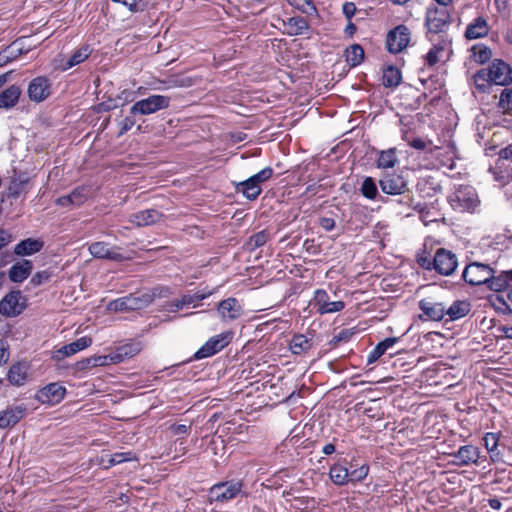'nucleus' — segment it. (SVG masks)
<instances>
[{
	"instance_id": "1",
	"label": "nucleus",
	"mask_w": 512,
	"mask_h": 512,
	"mask_svg": "<svg viewBox=\"0 0 512 512\" xmlns=\"http://www.w3.org/2000/svg\"><path fill=\"white\" fill-rule=\"evenodd\" d=\"M451 207L458 212L474 213L480 206V199L475 188L470 185H460L449 195Z\"/></svg>"
},
{
	"instance_id": "2",
	"label": "nucleus",
	"mask_w": 512,
	"mask_h": 512,
	"mask_svg": "<svg viewBox=\"0 0 512 512\" xmlns=\"http://www.w3.org/2000/svg\"><path fill=\"white\" fill-rule=\"evenodd\" d=\"M154 298V294L150 292H141L130 294L107 304V310L111 312H128L132 310H139L147 307Z\"/></svg>"
},
{
	"instance_id": "3",
	"label": "nucleus",
	"mask_w": 512,
	"mask_h": 512,
	"mask_svg": "<svg viewBox=\"0 0 512 512\" xmlns=\"http://www.w3.org/2000/svg\"><path fill=\"white\" fill-rule=\"evenodd\" d=\"M170 98L165 95H151L137 101L130 108L132 115H150L169 107Z\"/></svg>"
},
{
	"instance_id": "4",
	"label": "nucleus",
	"mask_w": 512,
	"mask_h": 512,
	"mask_svg": "<svg viewBox=\"0 0 512 512\" xmlns=\"http://www.w3.org/2000/svg\"><path fill=\"white\" fill-rule=\"evenodd\" d=\"M232 337V332H224L211 337L200 347L194 357L196 359H204L218 353L230 343Z\"/></svg>"
},
{
	"instance_id": "5",
	"label": "nucleus",
	"mask_w": 512,
	"mask_h": 512,
	"mask_svg": "<svg viewBox=\"0 0 512 512\" xmlns=\"http://www.w3.org/2000/svg\"><path fill=\"white\" fill-rule=\"evenodd\" d=\"M462 277L471 285H481L493 277V270L485 264L471 263L464 269Z\"/></svg>"
},
{
	"instance_id": "6",
	"label": "nucleus",
	"mask_w": 512,
	"mask_h": 512,
	"mask_svg": "<svg viewBox=\"0 0 512 512\" xmlns=\"http://www.w3.org/2000/svg\"><path fill=\"white\" fill-rule=\"evenodd\" d=\"M458 261L454 253L446 249H438L433 258V268L441 275L449 276L457 268Z\"/></svg>"
},
{
	"instance_id": "7",
	"label": "nucleus",
	"mask_w": 512,
	"mask_h": 512,
	"mask_svg": "<svg viewBox=\"0 0 512 512\" xmlns=\"http://www.w3.org/2000/svg\"><path fill=\"white\" fill-rule=\"evenodd\" d=\"M410 42V31L404 25H399L387 35V48L391 53H399L404 50Z\"/></svg>"
},
{
	"instance_id": "8",
	"label": "nucleus",
	"mask_w": 512,
	"mask_h": 512,
	"mask_svg": "<svg viewBox=\"0 0 512 512\" xmlns=\"http://www.w3.org/2000/svg\"><path fill=\"white\" fill-rule=\"evenodd\" d=\"M495 85H507L512 81V69L504 61L495 59L485 68Z\"/></svg>"
},
{
	"instance_id": "9",
	"label": "nucleus",
	"mask_w": 512,
	"mask_h": 512,
	"mask_svg": "<svg viewBox=\"0 0 512 512\" xmlns=\"http://www.w3.org/2000/svg\"><path fill=\"white\" fill-rule=\"evenodd\" d=\"M65 393L64 386L59 383H50L37 392L36 399L42 404L56 405L64 399Z\"/></svg>"
},
{
	"instance_id": "10",
	"label": "nucleus",
	"mask_w": 512,
	"mask_h": 512,
	"mask_svg": "<svg viewBox=\"0 0 512 512\" xmlns=\"http://www.w3.org/2000/svg\"><path fill=\"white\" fill-rule=\"evenodd\" d=\"M383 193L400 195L407 190V180L399 174H385L379 181Z\"/></svg>"
},
{
	"instance_id": "11",
	"label": "nucleus",
	"mask_w": 512,
	"mask_h": 512,
	"mask_svg": "<svg viewBox=\"0 0 512 512\" xmlns=\"http://www.w3.org/2000/svg\"><path fill=\"white\" fill-rule=\"evenodd\" d=\"M28 96L31 101L42 102L51 94L50 80L44 76L34 78L27 89Z\"/></svg>"
},
{
	"instance_id": "12",
	"label": "nucleus",
	"mask_w": 512,
	"mask_h": 512,
	"mask_svg": "<svg viewBox=\"0 0 512 512\" xmlns=\"http://www.w3.org/2000/svg\"><path fill=\"white\" fill-rule=\"evenodd\" d=\"M314 306L320 314H328L342 311L345 307L343 301H330L325 290L318 289L314 293Z\"/></svg>"
},
{
	"instance_id": "13",
	"label": "nucleus",
	"mask_w": 512,
	"mask_h": 512,
	"mask_svg": "<svg viewBox=\"0 0 512 512\" xmlns=\"http://www.w3.org/2000/svg\"><path fill=\"white\" fill-rule=\"evenodd\" d=\"M89 252L92 256L96 258H103L113 261H123L127 259L125 255H123L119 248L117 247H109V245L105 242H95L89 246Z\"/></svg>"
},
{
	"instance_id": "14",
	"label": "nucleus",
	"mask_w": 512,
	"mask_h": 512,
	"mask_svg": "<svg viewBox=\"0 0 512 512\" xmlns=\"http://www.w3.org/2000/svg\"><path fill=\"white\" fill-rule=\"evenodd\" d=\"M241 491V483L225 482L214 485L211 488V495L215 501H228L235 498Z\"/></svg>"
},
{
	"instance_id": "15",
	"label": "nucleus",
	"mask_w": 512,
	"mask_h": 512,
	"mask_svg": "<svg viewBox=\"0 0 512 512\" xmlns=\"http://www.w3.org/2000/svg\"><path fill=\"white\" fill-rule=\"evenodd\" d=\"M25 411L23 405H11L0 411V429L15 426L24 417Z\"/></svg>"
},
{
	"instance_id": "16",
	"label": "nucleus",
	"mask_w": 512,
	"mask_h": 512,
	"mask_svg": "<svg viewBox=\"0 0 512 512\" xmlns=\"http://www.w3.org/2000/svg\"><path fill=\"white\" fill-rule=\"evenodd\" d=\"M92 344V339L88 336H83L76 341L62 346L54 352L53 358L60 361L66 357L74 355Z\"/></svg>"
},
{
	"instance_id": "17",
	"label": "nucleus",
	"mask_w": 512,
	"mask_h": 512,
	"mask_svg": "<svg viewBox=\"0 0 512 512\" xmlns=\"http://www.w3.org/2000/svg\"><path fill=\"white\" fill-rule=\"evenodd\" d=\"M20 292H11L0 301V313L13 317L19 315L23 310Z\"/></svg>"
},
{
	"instance_id": "18",
	"label": "nucleus",
	"mask_w": 512,
	"mask_h": 512,
	"mask_svg": "<svg viewBox=\"0 0 512 512\" xmlns=\"http://www.w3.org/2000/svg\"><path fill=\"white\" fill-rule=\"evenodd\" d=\"M218 313L222 320L230 321L241 316L242 307L235 298H227L219 303Z\"/></svg>"
},
{
	"instance_id": "19",
	"label": "nucleus",
	"mask_w": 512,
	"mask_h": 512,
	"mask_svg": "<svg viewBox=\"0 0 512 512\" xmlns=\"http://www.w3.org/2000/svg\"><path fill=\"white\" fill-rule=\"evenodd\" d=\"M419 307L423 314L432 321H441L446 315V307L440 302L421 300Z\"/></svg>"
},
{
	"instance_id": "20",
	"label": "nucleus",
	"mask_w": 512,
	"mask_h": 512,
	"mask_svg": "<svg viewBox=\"0 0 512 512\" xmlns=\"http://www.w3.org/2000/svg\"><path fill=\"white\" fill-rule=\"evenodd\" d=\"M161 213L156 209L142 210L129 216V222L141 227L157 223L161 219Z\"/></svg>"
},
{
	"instance_id": "21",
	"label": "nucleus",
	"mask_w": 512,
	"mask_h": 512,
	"mask_svg": "<svg viewBox=\"0 0 512 512\" xmlns=\"http://www.w3.org/2000/svg\"><path fill=\"white\" fill-rule=\"evenodd\" d=\"M91 52V48L88 45H84L76 49L66 61L61 59L60 63L57 64L56 67L62 71H66L84 62L90 56Z\"/></svg>"
},
{
	"instance_id": "22",
	"label": "nucleus",
	"mask_w": 512,
	"mask_h": 512,
	"mask_svg": "<svg viewBox=\"0 0 512 512\" xmlns=\"http://www.w3.org/2000/svg\"><path fill=\"white\" fill-rule=\"evenodd\" d=\"M479 456V449L473 445L461 446L454 454L456 463L459 465L477 464Z\"/></svg>"
},
{
	"instance_id": "23",
	"label": "nucleus",
	"mask_w": 512,
	"mask_h": 512,
	"mask_svg": "<svg viewBox=\"0 0 512 512\" xmlns=\"http://www.w3.org/2000/svg\"><path fill=\"white\" fill-rule=\"evenodd\" d=\"M140 351L141 345L138 342L121 345L112 352V364H117L126 359L132 358Z\"/></svg>"
},
{
	"instance_id": "24",
	"label": "nucleus",
	"mask_w": 512,
	"mask_h": 512,
	"mask_svg": "<svg viewBox=\"0 0 512 512\" xmlns=\"http://www.w3.org/2000/svg\"><path fill=\"white\" fill-rule=\"evenodd\" d=\"M32 268L33 266L30 260L17 262L10 268L9 278L12 282L21 283L28 278Z\"/></svg>"
},
{
	"instance_id": "25",
	"label": "nucleus",
	"mask_w": 512,
	"mask_h": 512,
	"mask_svg": "<svg viewBox=\"0 0 512 512\" xmlns=\"http://www.w3.org/2000/svg\"><path fill=\"white\" fill-rule=\"evenodd\" d=\"M43 246L44 242L42 240L27 238L15 246L14 253L18 256H30L39 252Z\"/></svg>"
},
{
	"instance_id": "26",
	"label": "nucleus",
	"mask_w": 512,
	"mask_h": 512,
	"mask_svg": "<svg viewBox=\"0 0 512 512\" xmlns=\"http://www.w3.org/2000/svg\"><path fill=\"white\" fill-rule=\"evenodd\" d=\"M488 32L489 25L486 19L478 17L467 26L465 36L468 39H478L486 36Z\"/></svg>"
},
{
	"instance_id": "27",
	"label": "nucleus",
	"mask_w": 512,
	"mask_h": 512,
	"mask_svg": "<svg viewBox=\"0 0 512 512\" xmlns=\"http://www.w3.org/2000/svg\"><path fill=\"white\" fill-rule=\"evenodd\" d=\"M28 374V366L25 363H16L8 371V381L15 386L24 385Z\"/></svg>"
},
{
	"instance_id": "28",
	"label": "nucleus",
	"mask_w": 512,
	"mask_h": 512,
	"mask_svg": "<svg viewBox=\"0 0 512 512\" xmlns=\"http://www.w3.org/2000/svg\"><path fill=\"white\" fill-rule=\"evenodd\" d=\"M21 90L16 85H11L0 93V108L10 109L14 107L19 100Z\"/></svg>"
},
{
	"instance_id": "29",
	"label": "nucleus",
	"mask_w": 512,
	"mask_h": 512,
	"mask_svg": "<svg viewBox=\"0 0 512 512\" xmlns=\"http://www.w3.org/2000/svg\"><path fill=\"white\" fill-rule=\"evenodd\" d=\"M236 189L249 200H255L262 191L261 186L257 185L249 178L245 181L240 182L236 186Z\"/></svg>"
},
{
	"instance_id": "30",
	"label": "nucleus",
	"mask_w": 512,
	"mask_h": 512,
	"mask_svg": "<svg viewBox=\"0 0 512 512\" xmlns=\"http://www.w3.org/2000/svg\"><path fill=\"white\" fill-rule=\"evenodd\" d=\"M473 83L479 92H487L494 84L485 68L477 71L473 75Z\"/></svg>"
},
{
	"instance_id": "31",
	"label": "nucleus",
	"mask_w": 512,
	"mask_h": 512,
	"mask_svg": "<svg viewBox=\"0 0 512 512\" xmlns=\"http://www.w3.org/2000/svg\"><path fill=\"white\" fill-rule=\"evenodd\" d=\"M329 476L335 485L343 486L349 482V470L338 464L330 468Z\"/></svg>"
},
{
	"instance_id": "32",
	"label": "nucleus",
	"mask_w": 512,
	"mask_h": 512,
	"mask_svg": "<svg viewBox=\"0 0 512 512\" xmlns=\"http://www.w3.org/2000/svg\"><path fill=\"white\" fill-rule=\"evenodd\" d=\"M426 23L428 29L432 32H439L446 26V16L444 13L438 15L437 11L427 13Z\"/></svg>"
},
{
	"instance_id": "33",
	"label": "nucleus",
	"mask_w": 512,
	"mask_h": 512,
	"mask_svg": "<svg viewBox=\"0 0 512 512\" xmlns=\"http://www.w3.org/2000/svg\"><path fill=\"white\" fill-rule=\"evenodd\" d=\"M470 311V304L466 301H455L449 308H446V315L451 320H457L466 316Z\"/></svg>"
},
{
	"instance_id": "34",
	"label": "nucleus",
	"mask_w": 512,
	"mask_h": 512,
	"mask_svg": "<svg viewBox=\"0 0 512 512\" xmlns=\"http://www.w3.org/2000/svg\"><path fill=\"white\" fill-rule=\"evenodd\" d=\"M398 162L396 149L391 148L379 153L377 167L382 169L393 168Z\"/></svg>"
},
{
	"instance_id": "35",
	"label": "nucleus",
	"mask_w": 512,
	"mask_h": 512,
	"mask_svg": "<svg viewBox=\"0 0 512 512\" xmlns=\"http://www.w3.org/2000/svg\"><path fill=\"white\" fill-rule=\"evenodd\" d=\"M290 350L295 355L308 351L311 347L310 341L302 334L295 335L290 341Z\"/></svg>"
},
{
	"instance_id": "36",
	"label": "nucleus",
	"mask_w": 512,
	"mask_h": 512,
	"mask_svg": "<svg viewBox=\"0 0 512 512\" xmlns=\"http://www.w3.org/2000/svg\"><path fill=\"white\" fill-rule=\"evenodd\" d=\"M345 56L347 63L354 67L362 62L364 51L360 45L354 44L346 49Z\"/></svg>"
},
{
	"instance_id": "37",
	"label": "nucleus",
	"mask_w": 512,
	"mask_h": 512,
	"mask_svg": "<svg viewBox=\"0 0 512 512\" xmlns=\"http://www.w3.org/2000/svg\"><path fill=\"white\" fill-rule=\"evenodd\" d=\"M401 82V73L400 71L393 67H387L383 72V85L385 87H394L399 85Z\"/></svg>"
},
{
	"instance_id": "38",
	"label": "nucleus",
	"mask_w": 512,
	"mask_h": 512,
	"mask_svg": "<svg viewBox=\"0 0 512 512\" xmlns=\"http://www.w3.org/2000/svg\"><path fill=\"white\" fill-rule=\"evenodd\" d=\"M509 282H512V269L505 271L499 277L494 278L491 281V288L497 291H502L503 289H508V287H510Z\"/></svg>"
},
{
	"instance_id": "39",
	"label": "nucleus",
	"mask_w": 512,
	"mask_h": 512,
	"mask_svg": "<svg viewBox=\"0 0 512 512\" xmlns=\"http://www.w3.org/2000/svg\"><path fill=\"white\" fill-rule=\"evenodd\" d=\"M361 192L368 199H375L378 189L375 181L371 177H366L361 186Z\"/></svg>"
},
{
	"instance_id": "40",
	"label": "nucleus",
	"mask_w": 512,
	"mask_h": 512,
	"mask_svg": "<svg viewBox=\"0 0 512 512\" xmlns=\"http://www.w3.org/2000/svg\"><path fill=\"white\" fill-rule=\"evenodd\" d=\"M20 53V49L16 47V44L7 47L3 51L0 52V67L6 65L12 60L16 59L18 54Z\"/></svg>"
},
{
	"instance_id": "41",
	"label": "nucleus",
	"mask_w": 512,
	"mask_h": 512,
	"mask_svg": "<svg viewBox=\"0 0 512 512\" xmlns=\"http://www.w3.org/2000/svg\"><path fill=\"white\" fill-rule=\"evenodd\" d=\"M499 107L506 113L512 111V86L502 91L499 99Z\"/></svg>"
},
{
	"instance_id": "42",
	"label": "nucleus",
	"mask_w": 512,
	"mask_h": 512,
	"mask_svg": "<svg viewBox=\"0 0 512 512\" xmlns=\"http://www.w3.org/2000/svg\"><path fill=\"white\" fill-rule=\"evenodd\" d=\"M269 235L266 231H260L252 235L247 243L250 249H256L263 246L268 241Z\"/></svg>"
},
{
	"instance_id": "43",
	"label": "nucleus",
	"mask_w": 512,
	"mask_h": 512,
	"mask_svg": "<svg viewBox=\"0 0 512 512\" xmlns=\"http://www.w3.org/2000/svg\"><path fill=\"white\" fill-rule=\"evenodd\" d=\"M72 205L78 206L86 201L89 196V190L85 187H78L71 192Z\"/></svg>"
},
{
	"instance_id": "44",
	"label": "nucleus",
	"mask_w": 512,
	"mask_h": 512,
	"mask_svg": "<svg viewBox=\"0 0 512 512\" xmlns=\"http://www.w3.org/2000/svg\"><path fill=\"white\" fill-rule=\"evenodd\" d=\"M88 367L106 366L112 363V353L108 355L93 356L86 360Z\"/></svg>"
},
{
	"instance_id": "45",
	"label": "nucleus",
	"mask_w": 512,
	"mask_h": 512,
	"mask_svg": "<svg viewBox=\"0 0 512 512\" xmlns=\"http://www.w3.org/2000/svg\"><path fill=\"white\" fill-rule=\"evenodd\" d=\"M273 175V170L270 167H266L256 173L255 175L251 176L249 179H251L254 183L261 186V184L267 180H269Z\"/></svg>"
},
{
	"instance_id": "46",
	"label": "nucleus",
	"mask_w": 512,
	"mask_h": 512,
	"mask_svg": "<svg viewBox=\"0 0 512 512\" xmlns=\"http://www.w3.org/2000/svg\"><path fill=\"white\" fill-rule=\"evenodd\" d=\"M369 467L367 465H362L359 468L353 469L349 471V481H362L368 475Z\"/></svg>"
},
{
	"instance_id": "47",
	"label": "nucleus",
	"mask_w": 512,
	"mask_h": 512,
	"mask_svg": "<svg viewBox=\"0 0 512 512\" xmlns=\"http://www.w3.org/2000/svg\"><path fill=\"white\" fill-rule=\"evenodd\" d=\"M212 294L211 291L207 293H196L194 295H183L181 299V304H184V306L194 304L195 302H200L204 299H206L208 296Z\"/></svg>"
},
{
	"instance_id": "48",
	"label": "nucleus",
	"mask_w": 512,
	"mask_h": 512,
	"mask_svg": "<svg viewBox=\"0 0 512 512\" xmlns=\"http://www.w3.org/2000/svg\"><path fill=\"white\" fill-rule=\"evenodd\" d=\"M130 453H115L114 455H107L108 457V460H107V464H104L105 468H108V467H111V466H114L116 464H120V463H123L125 461H128L131 459L130 457Z\"/></svg>"
},
{
	"instance_id": "49",
	"label": "nucleus",
	"mask_w": 512,
	"mask_h": 512,
	"mask_svg": "<svg viewBox=\"0 0 512 512\" xmlns=\"http://www.w3.org/2000/svg\"><path fill=\"white\" fill-rule=\"evenodd\" d=\"M444 50L440 46H434L430 49V51L426 54V60L427 63L430 66L435 65L439 62L441 55L443 54Z\"/></svg>"
},
{
	"instance_id": "50",
	"label": "nucleus",
	"mask_w": 512,
	"mask_h": 512,
	"mask_svg": "<svg viewBox=\"0 0 512 512\" xmlns=\"http://www.w3.org/2000/svg\"><path fill=\"white\" fill-rule=\"evenodd\" d=\"M484 444L488 452H495L498 446L499 437L496 433H487L484 436Z\"/></svg>"
},
{
	"instance_id": "51",
	"label": "nucleus",
	"mask_w": 512,
	"mask_h": 512,
	"mask_svg": "<svg viewBox=\"0 0 512 512\" xmlns=\"http://www.w3.org/2000/svg\"><path fill=\"white\" fill-rule=\"evenodd\" d=\"M385 353V350L380 345H376L373 350L369 353L367 357V361L369 364L374 363L377 361L383 354Z\"/></svg>"
},
{
	"instance_id": "52",
	"label": "nucleus",
	"mask_w": 512,
	"mask_h": 512,
	"mask_svg": "<svg viewBox=\"0 0 512 512\" xmlns=\"http://www.w3.org/2000/svg\"><path fill=\"white\" fill-rule=\"evenodd\" d=\"M287 1L291 5L296 6L299 9H302L305 12H307L308 9H314V6H313L311 0H287Z\"/></svg>"
},
{
	"instance_id": "53",
	"label": "nucleus",
	"mask_w": 512,
	"mask_h": 512,
	"mask_svg": "<svg viewBox=\"0 0 512 512\" xmlns=\"http://www.w3.org/2000/svg\"><path fill=\"white\" fill-rule=\"evenodd\" d=\"M50 278V273L47 272V271H41V272H37L31 279V282L34 284V285H40L46 281H48V279Z\"/></svg>"
},
{
	"instance_id": "54",
	"label": "nucleus",
	"mask_w": 512,
	"mask_h": 512,
	"mask_svg": "<svg viewBox=\"0 0 512 512\" xmlns=\"http://www.w3.org/2000/svg\"><path fill=\"white\" fill-rule=\"evenodd\" d=\"M134 124V119H132L131 117H126L121 123L120 134H124L127 131H129L134 126Z\"/></svg>"
},
{
	"instance_id": "55",
	"label": "nucleus",
	"mask_w": 512,
	"mask_h": 512,
	"mask_svg": "<svg viewBox=\"0 0 512 512\" xmlns=\"http://www.w3.org/2000/svg\"><path fill=\"white\" fill-rule=\"evenodd\" d=\"M320 226L326 231H331L335 227V221L332 218L323 217L320 219Z\"/></svg>"
},
{
	"instance_id": "56",
	"label": "nucleus",
	"mask_w": 512,
	"mask_h": 512,
	"mask_svg": "<svg viewBox=\"0 0 512 512\" xmlns=\"http://www.w3.org/2000/svg\"><path fill=\"white\" fill-rule=\"evenodd\" d=\"M410 145L415 148V149H418V150H424L426 149L428 146L431 145V142H426L425 140L423 139H420V138H417V139H414Z\"/></svg>"
},
{
	"instance_id": "57",
	"label": "nucleus",
	"mask_w": 512,
	"mask_h": 512,
	"mask_svg": "<svg viewBox=\"0 0 512 512\" xmlns=\"http://www.w3.org/2000/svg\"><path fill=\"white\" fill-rule=\"evenodd\" d=\"M491 50L486 48V47H483V48H480L479 49V53L477 54V59L480 61V62H485L487 60H489V58L491 57Z\"/></svg>"
},
{
	"instance_id": "58",
	"label": "nucleus",
	"mask_w": 512,
	"mask_h": 512,
	"mask_svg": "<svg viewBox=\"0 0 512 512\" xmlns=\"http://www.w3.org/2000/svg\"><path fill=\"white\" fill-rule=\"evenodd\" d=\"M189 427L185 424L171 426V432L174 435L187 434Z\"/></svg>"
},
{
	"instance_id": "59",
	"label": "nucleus",
	"mask_w": 512,
	"mask_h": 512,
	"mask_svg": "<svg viewBox=\"0 0 512 512\" xmlns=\"http://www.w3.org/2000/svg\"><path fill=\"white\" fill-rule=\"evenodd\" d=\"M115 3L122 4L127 7L131 12L136 11L137 2L136 0H112Z\"/></svg>"
},
{
	"instance_id": "60",
	"label": "nucleus",
	"mask_w": 512,
	"mask_h": 512,
	"mask_svg": "<svg viewBox=\"0 0 512 512\" xmlns=\"http://www.w3.org/2000/svg\"><path fill=\"white\" fill-rule=\"evenodd\" d=\"M11 241V236L10 234L5 231V230H2L0 229V250L5 247L6 245H8Z\"/></svg>"
},
{
	"instance_id": "61",
	"label": "nucleus",
	"mask_w": 512,
	"mask_h": 512,
	"mask_svg": "<svg viewBox=\"0 0 512 512\" xmlns=\"http://www.w3.org/2000/svg\"><path fill=\"white\" fill-rule=\"evenodd\" d=\"M499 157L505 160H512V144L499 151Z\"/></svg>"
},
{
	"instance_id": "62",
	"label": "nucleus",
	"mask_w": 512,
	"mask_h": 512,
	"mask_svg": "<svg viewBox=\"0 0 512 512\" xmlns=\"http://www.w3.org/2000/svg\"><path fill=\"white\" fill-rule=\"evenodd\" d=\"M396 342H397L396 338H386L383 341L379 342L378 345L383 347V349L386 352L389 348H392Z\"/></svg>"
},
{
	"instance_id": "63",
	"label": "nucleus",
	"mask_w": 512,
	"mask_h": 512,
	"mask_svg": "<svg viewBox=\"0 0 512 512\" xmlns=\"http://www.w3.org/2000/svg\"><path fill=\"white\" fill-rule=\"evenodd\" d=\"M56 202L58 205H61V206H69V205H72V197L70 194L65 195V196L59 197L56 200Z\"/></svg>"
},
{
	"instance_id": "64",
	"label": "nucleus",
	"mask_w": 512,
	"mask_h": 512,
	"mask_svg": "<svg viewBox=\"0 0 512 512\" xmlns=\"http://www.w3.org/2000/svg\"><path fill=\"white\" fill-rule=\"evenodd\" d=\"M343 11L345 13V15L350 18L351 16L354 15L355 13V6L353 3H346L344 6H343Z\"/></svg>"
}]
</instances>
